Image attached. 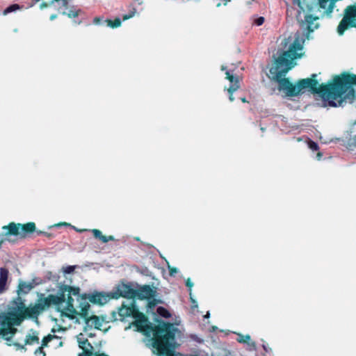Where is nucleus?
I'll list each match as a JSON object with an SVG mask.
<instances>
[{"label":"nucleus","instance_id":"1","mask_svg":"<svg viewBox=\"0 0 356 356\" xmlns=\"http://www.w3.org/2000/svg\"><path fill=\"white\" fill-rule=\"evenodd\" d=\"M79 288L71 286L66 284H61L59 286L57 295L50 294L47 297L39 298L34 305H30L28 307H25L24 302L21 298L17 299V308L19 316L21 320L25 318L38 319V316L51 305L56 306L58 309L62 312H65V306L66 305L67 297L72 295H78Z\"/></svg>","mask_w":356,"mask_h":356},{"label":"nucleus","instance_id":"2","mask_svg":"<svg viewBox=\"0 0 356 356\" xmlns=\"http://www.w3.org/2000/svg\"><path fill=\"white\" fill-rule=\"evenodd\" d=\"M289 39H284L283 49L277 51V58L269 70L268 77L278 84V90L284 97L289 96V80L286 75L289 70Z\"/></svg>","mask_w":356,"mask_h":356},{"label":"nucleus","instance_id":"3","mask_svg":"<svg viewBox=\"0 0 356 356\" xmlns=\"http://www.w3.org/2000/svg\"><path fill=\"white\" fill-rule=\"evenodd\" d=\"M355 86L356 74L343 72L334 75L332 79V107L340 106L346 98L353 97Z\"/></svg>","mask_w":356,"mask_h":356},{"label":"nucleus","instance_id":"4","mask_svg":"<svg viewBox=\"0 0 356 356\" xmlns=\"http://www.w3.org/2000/svg\"><path fill=\"white\" fill-rule=\"evenodd\" d=\"M65 312L63 315L74 321L76 323L81 324L85 323L87 327L99 329L102 325V321L99 317L95 315L89 316V310L86 311V315H83V311H81L77 306H75L74 299L72 296L67 297Z\"/></svg>","mask_w":356,"mask_h":356},{"label":"nucleus","instance_id":"5","mask_svg":"<svg viewBox=\"0 0 356 356\" xmlns=\"http://www.w3.org/2000/svg\"><path fill=\"white\" fill-rule=\"evenodd\" d=\"M302 12L300 10L296 16L297 20L300 23L302 28L307 30V35L297 33L295 35V40L291 44V49H292V54H300L299 51L302 52L304 44L306 39H309V35L318 27V24H314V21L318 19V17H314L312 15L305 14L304 19H302Z\"/></svg>","mask_w":356,"mask_h":356},{"label":"nucleus","instance_id":"6","mask_svg":"<svg viewBox=\"0 0 356 356\" xmlns=\"http://www.w3.org/2000/svg\"><path fill=\"white\" fill-rule=\"evenodd\" d=\"M72 297L76 301L77 304L75 305V306H77V308L83 312V313H82L83 315H86V311L89 310L90 307L88 300L92 303L102 305L107 303L111 298H114V295L97 291L81 295L80 289L79 288L78 295H72Z\"/></svg>","mask_w":356,"mask_h":356},{"label":"nucleus","instance_id":"7","mask_svg":"<svg viewBox=\"0 0 356 356\" xmlns=\"http://www.w3.org/2000/svg\"><path fill=\"white\" fill-rule=\"evenodd\" d=\"M350 28L356 29V3L348 6L344 9L343 17L337 26V33L342 35Z\"/></svg>","mask_w":356,"mask_h":356},{"label":"nucleus","instance_id":"8","mask_svg":"<svg viewBox=\"0 0 356 356\" xmlns=\"http://www.w3.org/2000/svg\"><path fill=\"white\" fill-rule=\"evenodd\" d=\"M17 329L13 326L12 319L6 314L0 315V337L9 342Z\"/></svg>","mask_w":356,"mask_h":356},{"label":"nucleus","instance_id":"9","mask_svg":"<svg viewBox=\"0 0 356 356\" xmlns=\"http://www.w3.org/2000/svg\"><path fill=\"white\" fill-rule=\"evenodd\" d=\"M113 295L115 298L120 296L127 298H136V286L132 283H121L117 286Z\"/></svg>","mask_w":356,"mask_h":356},{"label":"nucleus","instance_id":"10","mask_svg":"<svg viewBox=\"0 0 356 356\" xmlns=\"http://www.w3.org/2000/svg\"><path fill=\"white\" fill-rule=\"evenodd\" d=\"M222 70H225L226 79L229 81L230 86L227 89V92L229 95V99L231 102H233L234 98L233 93L240 88V79L238 76L234 74L232 70H226L225 66L221 67Z\"/></svg>","mask_w":356,"mask_h":356},{"label":"nucleus","instance_id":"11","mask_svg":"<svg viewBox=\"0 0 356 356\" xmlns=\"http://www.w3.org/2000/svg\"><path fill=\"white\" fill-rule=\"evenodd\" d=\"M156 291L154 287L149 285L136 286V298L140 300H149L156 296Z\"/></svg>","mask_w":356,"mask_h":356},{"label":"nucleus","instance_id":"12","mask_svg":"<svg viewBox=\"0 0 356 356\" xmlns=\"http://www.w3.org/2000/svg\"><path fill=\"white\" fill-rule=\"evenodd\" d=\"M138 309L133 302L130 304V305L127 306L124 304L122 305V306L118 309V314L120 316V320L122 321L125 317L132 316L134 317Z\"/></svg>","mask_w":356,"mask_h":356},{"label":"nucleus","instance_id":"13","mask_svg":"<svg viewBox=\"0 0 356 356\" xmlns=\"http://www.w3.org/2000/svg\"><path fill=\"white\" fill-rule=\"evenodd\" d=\"M39 341H40V339L38 337V332L31 330L26 335L24 345H22L18 342L14 343L13 345L17 346V348L20 349V348H23L24 345L38 344Z\"/></svg>","mask_w":356,"mask_h":356},{"label":"nucleus","instance_id":"14","mask_svg":"<svg viewBox=\"0 0 356 356\" xmlns=\"http://www.w3.org/2000/svg\"><path fill=\"white\" fill-rule=\"evenodd\" d=\"M32 4H35L38 2L41 1L40 4V8L41 9H44L47 8L49 6H51L54 3H57V6L60 8L63 7L67 6L68 3V0H31Z\"/></svg>","mask_w":356,"mask_h":356},{"label":"nucleus","instance_id":"15","mask_svg":"<svg viewBox=\"0 0 356 356\" xmlns=\"http://www.w3.org/2000/svg\"><path fill=\"white\" fill-rule=\"evenodd\" d=\"M58 337L56 335L49 334L43 338L42 340L41 346L38 347L34 352L35 356H45L46 353L44 351V348L48 345L49 342L53 340H58Z\"/></svg>","mask_w":356,"mask_h":356},{"label":"nucleus","instance_id":"16","mask_svg":"<svg viewBox=\"0 0 356 356\" xmlns=\"http://www.w3.org/2000/svg\"><path fill=\"white\" fill-rule=\"evenodd\" d=\"M8 277V270L5 268H0V294L6 290V282Z\"/></svg>","mask_w":356,"mask_h":356},{"label":"nucleus","instance_id":"17","mask_svg":"<svg viewBox=\"0 0 356 356\" xmlns=\"http://www.w3.org/2000/svg\"><path fill=\"white\" fill-rule=\"evenodd\" d=\"M20 227L21 224L16 225L14 222L10 223L8 226H3V229L8 230V232L6 234L10 235H20Z\"/></svg>","mask_w":356,"mask_h":356},{"label":"nucleus","instance_id":"18","mask_svg":"<svg viewBox=\"0 0 356 356\" xmlns=\"http://www.w3.org/2000/svg\"><path fill=\"white\" fill-rule=\"evenodd\" d=\"M276 123L283 133H289L288 122L286 118L281 115L278 116L276 120Z\"/></svg>","mask_w":356,"mask_h":356},{"label":"nucleus","instance_id":"19","mask_svg":"<svg viewBox=\"0 0 356 356\" xmlns=\"http://www.w3.org/2000/svg\"><path fill=\"white\" fill-rule=\"evenodd\" d=\"M35 229L34 222H28L25 225H21L20 236H25L28 233L33 232Z\"/></svg>","mask_w":356,"mask_h":356},{"label":"nucleus","instance_id":"20","mask_svg":"<svg viewBox=\"0 0 356 356\" xmlns=\"http://www.w3.org/2000/svg\"><path fill=\"white\" fill-rule=\"evenodd\" d=\"M92 233L93 234L94 236L96 238H99L100 241H102L103 243H107L111 241H114V237L112 236H103L102 232L99 229H92Z\"/></svg>","mask_w":356,"mask_h":356},{"label":"nucleus","instance_id":"21","mask_svg":"<svg viewBox=\"0 0 356 356\" xmlns=\"http://www.w3.org/2000/svg\"><path fill=\"white\" fill-rule=\"evenodd\" d=\"M77 341L79 343V346L81 349L84 350L86 352H88L89 348H92L91 345L88 343V339H84L83 337V334H81L77 337Z\"/></svg>","mask_w":356,"mask_h":356},{"label":"nucleus","instance_id":"22","mask_svg":"<svg viewBox=\"0 0 356 356\" xmlns=\"http://www.w3.org/2000/svg\"><path fill=\"white\" fill-rule=\"evenodd\" d=\"M60 276L56 273H53L51 271L46 272L44 276V282L51 281L54 283L58 282Z\"/></svg>","mask_w":356,"mask_h":356},{"label":"nucleus","instance_id":"23","mask_svg":"<svg viewBox=\"0 0 356 356\" xmlns=\"http://www.w3.org/2000/svg\"><path fill=\"white\" fill-rule=\"evenodd\" d=\"M33 288L31 282H22L19 284V291L23 293H28Z\"/></svg>","mask_w":356,"mask_h":356},{"label":"nucleus","instance_id":"24","mask_svg":"<svg viewBox=\"0 0 356 356\" xmlns=\"http://www.w3.org/2000/svg\"><path fill=\"white\" fill-rule=\"evenodd\" d=\"M303 55L304 52H300V54H293L292 51H291V70L297 65L296 59L300 58Z\"/></svg>","mask_w":356,"mask_h":356},{"label":"nucleus","instance_id":"25","mask_svg":"<svg viewBox=\"0 0 356 356\" xmlns=\"http://www.w3.org/2000/svg\"><path fill=\"white\" fill-rule=\"evenodd\" d=\"M157 313L162 317L169 318L170 317V313L165 308L163 307H159L157 308Z\"/></svg>","mask_w":356,"mask_h":356},{"label":"nucleus","instance_id":"26","mask_svg":"<svg viewBox=\"0 0 356 356\" xmlns=\"http://www.w3.org/2000/svg\"><path fill=\"white\" fill-rule=\"evenodd\" d=\"M19 9V6L18 4H12L7 7L3 12V15H7L10 13L14 12L17 10Z\"/></svg>","mask_w":356,"mask_h":356},{"label":"nucleus","instance_id":"27","mask_svg":"<svg viewBox=\"0 0 356 356\" xmlns=\"http://www.w3.org/2000/svg\"><path fill=\"white\" fill-rule=\"evenodd\" d=\"M121 19L120 18H116L113 21L112 20H108L107 24L108 26L111 28H116L121 25Z\"/></svg>","mask_w":356,"mask_h":356},{"label":"nucleus","instance_id":"28","mask_svg":"<svg viewBox=\"0 0 356 356\" xmlns=\"http://www.w3.org/2000/svg\"><path fill=\"white\" fill-rule=\"evenodd\" d=\"M31 283L33 284V288L37 286V285H39V284H41L42 283H44V277L43 278H41V277H35L32 280V281L31 282Z\"/></svg>","mask_w":356,"mask_h":356},{"label":"nucleus","instance_id":"29","mask_svg":"<svg viewBox=\"0 0 356 356\" xmlns=\"http://www.w3.org/2000/svg\"><path fill=\"white\" fill-rule=\"evenodd\" d=\"M136 13V9L135 8H132L131 10H130V12L129 13V14L124 15L122 17L123 20H127V19L131 18L132 17H134Z\"/></svg>","mask_w":356,"mask_h":356},{"label":"nucleus","instance_id":"30","mask_svg":"<svg viewBox=\"0 0 356 356\" xmlns=\"http://www.w3.org/2000/svg\"><path fill=\"white\" fill-rule=\"evenodd\" d=\"M308 146L312 151H318L319 149L318 145L316 142L311 140L308 143Z\"/></svg>","mask_w":356,"mask_h":356},{"label":"nucleus","instance_id":"31","mask_svg":"<svg viewBox=\"0 0 356 356\" xmlns=\"http://www.w3.org/2000/svg\"><path fill=\"white\" fill-rule=\"evenodd\" d=\"M249 340H250V337L249 335L243 336L241 334H238V337L237 339V341L239 343H246Z\"/></svg>","mask_w":356,"mask_h":356},{"label":"nucleus","instance_id":"32","mask_svg":"<svg viewBox=\"0 0 356 356\" xmlns=\"http://www.w3.org/2000/svg\"><path fill=\"white\" fill-rule=\"evenodd\" d=\"M76 268V266H67V267L63 268V272L65 274H70L72 273Z\"/></svg>","mask_w":356,"mask_h":356},{"label":"nucleus","instance_id":"33","mask_svg":"<svg viewBox=\"0 0 356 356\" xmlns=\"http://www.w3.org/2000/svg\"><path fill=\"white\" fill-rule=\"evenodd\" d=\"M264 22V17H259L257 19H254V24L257 26H261Z\"/></svg>","mask_w":356,"mask_h":356},{"label":"nucleus","instance_id":"34","mask_svg":"<svg viewBox=\"0 0 356 356\" xmlns=\"http://www.w3.org/2000/svg\"><path fill=\"white\" fill-rule=\"evenodd\" d=\"M293 4H297L300 10L304 13V8L301 6V1L300 0H293Z\"/></svg>","mask_w":356,"mask_h":356},{"label":"nucleus","instance_id":"35","mask_svg":"<svg viewBox=\"0 0 356 356\" xmlns=\"http://www.w3.org/2000/svg\"><path fill=\"white\" fill-rule=\"evenodd\" d=\"M67 15L70 17H76L78 16V13L74 11H70Z\"/></svg>","mask_w":356,"mask_h":356},{"label":"nucleus","instance_id":"36","mask_svg":"<svg viewBox=\"0 0 356 356\" xmlns=\"http://www.w3.org/2000/svg\"><path fill=\"white\" fill-rule=\"evenodd\" d=\"M186 286H188L189 288V289L191 290V289L192 288L193 284L192 283V282L188 279L186 280Z\"/></svg>","mask_w":356,"mask_h":356},{"label":"nucleus","instance_id":"37","mask_svg":"<svg viewBox=\"0 0 356 356\" xmlns=\"http://www.w3.org/2000/svg\"><path fill=\"white\" fill-rule=\"evenodd\" d=\"M263 346L264 350L266 353H268V352H270V348H269L266 345L263 344V346Z\"/></svg>","mask_w":356,"mask_h":356},{"label":"nucleus","instance_id":"38","mask_svg":"<svg viewBox=\"0 0 356 356\" xmlns=\"http://www.w3.org/2000/svg\"><path fill=\"white\" fill-rule=\"evenodd\" d=\"M322 156H323V154L321 152H318L317 153L318 159H320L322 157Z\"/></svg>","mask_w":356,"mask_h":356},{"label":"nucleus","instance_id":"39","mask_svg":"<svg viewBox=\"0 0 356 356\" xmlns=\"http://www.w3.org/2000/svg\"><path fill=\"white\" fill-rule=\"evenodd\" d=\"M177 273V270L175 269H171L170 270V275H172L174 273Z\"/></svg>","mask_w":356,"mask_h":356},{"label":"nucleus","instance_id":"40","mask_svg":"<svg viewBox=\"0 0 356 356\" xmlns=\"http://www.w3.org/2000/svg\"><path fill=\"white\" fill-rule=\"evenodd\" d=\"M56 17V15H51V17H50V19H51V20H54Z\"/></svg>","mask_w":356,"mask_h":356},{"label":"nucleus","instance_id":"41","mask_svg":"<svg viewBox=\"0 0 356 356\" xmlns=\"http://www.w3.org/2000/svg\"><path fill=\"white\" fill-rule=\"evenodd\" d=\"M209 312H207V314L204 316V318H209Z\"/></svg>","mask_w":356,"mask_h":356},{"label":"nucleus","instance_id":"42","mask_svg":"<svg viewBox=\"0 0 356 356\" xmlns=\"http://www.w3.org/2000/svg\"><path fill=\"white\" fill-rule=\"evenodd\" d=\"M242 102H246L245 99H244V98L242 99Z\"/></svg>","mask_w":356,"mask_h":356},{"label":"nucleus","instance_id":"43","mask_svg":"<svg viewBox=\"0 0 356 356\" xmlns=\"http://www.w3.org/2000/svg\"><path fill=\"white\" fill-rule=\"evenodd\" d=\"M59 346H62V342L61 341H60Z\"/></svg>","mask_w":356,"mask_h":356},{"label":"nucleus","instance_id":"44","mask_svg":"<svg viewBox=\"0 0 356 356\" xmlns=\"http://www.w3.org/2000/svg\"><path fill=\"white\" fill-rule=\"evenodd\" d=\"M79 356H83V354H79Z\"/></svg>","mask_w":356,"mask_h":356}]
</instances>
